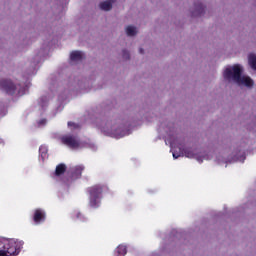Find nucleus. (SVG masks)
I'll return each instance as SVG.
<instances>
[{"instance_id":"1","label":"nucleus","mask_w":256,"mask_h":256,"mask_svg":"<svg viewBox=\"0 0 256 256\" xmlns=\"http://www.w3.org/2000/svg\"><path fill=\"white\" fill-rule=\"evenodd\" d=\"M243 70L241 66L234 65L232 68H226L223 73L224 79L234 81L237 85H245V87H253V80L250 77L241 76Z\"/></svg>"},{"instance_id":"2","label":"nucleus","mask_w":256,"mask_h":256,"mask_svg":"<svg viewBox=\"0 0 256 256\" xmlns=\"http://www.w3.org/2000/svg\"><path fill=\"white\" fill-rule=\"evenodd\" d=\"M106 189L107 187L101 184H96L87 188V193L89 195V207L92 209H99V207H101V198L103 191Z\"/></svg>"},{"instance_id":"3","label":"nucleus","mask_w":256,"mask_h":256,"mask_svg":"<svg viewBox=\"0 0 256 256\" xmlns=\"http://www.w3.org/2000/svg\"><path fill=\"white\" fill-rule=\"evenodd\" d=\"M20 242H17L15 239L5 240L3 248L0 250V256H16L19 255V246Z\"/></svg>"},{"instance_id":"4","label":"nucleus","mask_w":256,"mask_h":256,"mask_svg":"<svg viewBox=\"0 0 256 256\" xmlns=\"http://www.w3.org/2000/svg\"><path fill=\"white\" fill-rule=\"evenodd\" d=\"M63 145H66L70 149H78L81 145V141H79V137L75 135H65L61 138Z\"/></svg>"},{"instance_id":"5","label":"nucleus","mask_w":256,"mask_h":256,"mask_svg":"<svg viewBox=\"0 0 256 256\" xmlns=\"http://www.w3.org/2000/svg\"><path fill=\"white\" fill-rule=\"evenodd\" d=\"M0 89L2 91H5L7 95H15V92L17 91V86L13 84L11 80L2 79L0 80Z\"/></svg>"},{"instance_id":"6","label":"nucleus","mask_w":256,"mask_h":256,"mask_svg":"<svg viewBox=\"0 0 256 256\" xmlns=\"http://www.w3.org/2000/svg\"><path fill=\"white\" fill-rule=\"evenodd\" d=\"M45 219H47V214L43 209H36L33 215V221L35 225H41V223H45Z\"/></svg>"},{"instance_id":"7","label":"nucleus","mask_w":256,"mask_h":256,"mask_svg":"<svg viewBox=\"0 0 256 256\" xmlns=\"http://www.w3.org/2000/svg\"><path fill=\"white\" fill-rule=\"evenodd\" d=\"M65 171H67V166L63 163L61 164H58L56 166V169H55V172H54V175L56 177H61V175H64Z\"/></svg>"},{"instance_id":"8","label":"nucleus","mask_w":256,"mask_h":256,"mask_svg":"<svg viewBox=\"0 0 256 256\" xmlns=\"http://www.w3.org/2000/svg\"><path fill=\"white\" fill-rule=\"evenodd\" d=\"M113 3L114 0L104 1L100 3V9H102V11H111V9H113Z\"/></svg>"},{"instance_id":"9","label":"nucleus","mask_w":256,"mask_h":256,"mask_svg":"<svg viewBox=\"0 0 256 256\" xmlns=\"http://www.w3.org/2000/svg\"><path fill=\"white\" fill-rule=\"evenodd\" d=\"M71 61H82L83 60V52L81 51H72L70 54Z\"/></svg>"},{"instance_id":"10","label":"nucleus","mask_w":256,"mask_h":256,"mask_svg":"<svg viewBox=\"0 0 256 256\" xmlns=\"http://www.w3.org/2000/svg\"><path fill=\"white\" fill-rule=\"evenodd\" d=\"M126 35H128V37H135V35H137V28L135 26H127Z\"/></svg>"},{"instance_id":"11","label":"nucleus","mask_w":256,"mask_h":256,"mask_svg":"<svg viewBox=\"0 0 256 256\" xmlns=\"http://www.w3.org/2000/svg\"><path fill=\"white\" fill-rule=\"evenodd\" d=\"M248 63L254 71H256V55L255 54H250L248 58Z\"/></svg>"},{"instance_id":"12","label":"nucleus","mask_w":256,"mask_h":256,"mask_svg":"<svg viewBox=\"0 0 256 256\" xmlns=\"http://www.w3.org/2000/svg\"><path fill=\"white\" fill-rule=\"evenodd\" d=\"M117 253H118V256H125V255H127V246L119 245L117 247Z\"/></svg>"},{"instance_id":"13","label":"nucleus","mask_w":256,"mask_h":256,"mask_svg":"<svg viewBox=\"0 0 256 256\" xmlns=\"http://www.w3.org/2000/svg\"><path fill=\"white\" fill-rule=\"evenodd\" d=\"M85 171V167L83 166H76L73 172V175H77V177H81V173Z\"/></svg>"},{"instance_id":"14","label":"nucleus","mask_w":256,"mask_h":256,"mask_svg":"<svg viewBox=\"0 0 256 256\" xmlns=\"http://www.w3.org/2000/svg\"><path fill=\"white\" fill-rule=\"evenodd\" d=\"M195 8H196L198 15H203V13H205V7L203 6V4L198 3L195 5Z\"/></svg>"},{"instance_id":"15","label":"nucleus","mask_w":256,"mask_h":256,"mask_svg":"<svg viewBox=\"0 0 256 256\" xmlns=\"http://www.w3.org/2000/svg\"><path fill=\"white\" fill-rule=\"evenodd\" d=\"M184 155L185 157H188V159H193V157H195V153L189 148L184 149Z\"/></svg>"},{"instance_id":"16","label":"nucleus","mask_w":256,"mask_h":256,"mask_svg":"<svg viewBox=\"0 0 256 256\" xmlns=\"http://www.w3.org/2000/svg\"><path fill=\"white\" fill-rule=\"evenodd\" d=\"M40 151V155L43 159H45V157H47V147L45 146H40L39 148Z\"/></svg>"},{"instance_id":"17","label":"nucleus","mask_w":256,"mask_h":256,"mask_svg":"<svg viewBox=\"0 0 256 256\" xmlns=\"http://www.w3.org/2000/svg\"><path fill=\"white\" fill-rule=\"evenodd\" d=\"M123 59H130V56H129V51L127 50H123Z\"/></svg>"},{"instance_id":"18","label":"nucleus","mask_w":256,"mask_h":256,"mask_svg":"<svg viewBox=\"0 0 256 256\" xmlns=\"http://www.w3.org/2000/svg\"><path fill=\"white\" fill-rule=\"evenodd\" d=\"M181 155H183V152H179V153L173 152L174 159H179V157H181Z\"/></svg>"},{"instance_id":"19","label":"nucleus","mask_w":256,"mask_h":256,"mask_svg":"<svg viewBox=\"0 0 256 256\" xmlns=\"http://www.w3.org/2000/svg\"><path fill=\"white\" fill-rule=\"evenodd\" d=\"M75 217L76 219H81L83 217V214H81V212H76Z\"/></svg>"},{"instance_id":"20","label":"nucleus","mask_w":256,"mask_h":256,"mask_svg":"<svg viewBox=\"0 0 256 256\" xmlns=\"http://www.w3.org/2000/svg\"><path fill=\"white\" fill-rule=\"evenodd\" d=\"M73 125H75V123H73V122H68V127H73Z\"/></svg>"},{"instance_id":"21","label":"nucleus","mask_w":256,"mask_h":256,"mask_svg":"<svg viewBox=\"0 0 256 256\" xmlns=\"http://www.w3.org/2000/svg\"><path fill=\"white\" fill-rule=\"evenodd\" d=\"M139 51H140L141 55H143V53H145V50H143V48H140Z\"/></svg>"},{"instance_id":"22","label":"nucleus","mask_w":256,"mask_h":256,"mask_svg":"<svg viewBox=\"0 0 256 256\" xmlns=\"http://www.w3.org/2000/svg\"><path fill=\"white\" fill-rule=\"evenodd\" d=\"M1 143H3V140H2V139H0V145H1Z\"/></svg>"}]
</instances>
